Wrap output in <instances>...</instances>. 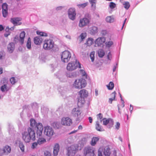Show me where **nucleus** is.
Here are the masks:
<instances>
[{"mask_svg":"<svg viewBox=\"0 0 156 156\" xmlns=\"http://www.w3.org/2000/svg\"><path fill=\"white\" fill-rule=\"evenodd\" d=\"M23 140L26 143H29L32 140L34 141L35 140V133L34 130L30 127L27 129V132L24 131L22 133Z\"/></svg>","mask_w":156,"mask_h":156,"instance_id":"nucleus-1","label":"nucleus"},{"mask_svg":"<svg viewBox=\"0 0 156 156\" xmlns=\"http://www.w3.org/2000/svg\"><path fill=\"white\" fill-rule=\"evenodd\" d=\"M86 85V80L83 78H81L76 80L73 85L76 88L81 89L85 87Z\"/></svg>","mask_w":156,"mask_h":156,"instance_id":"nucleus-2","label":"nucleus"},{"mask_svg":"<svg viewBox=\"0 0 156 156\" xmlns=\"http://www.w3.org/2000/svg\"><path fill=\"white\" fill-rule=\"evenodd\" d=\"M78 67L81 68V64L78 60H76L75 61L69 62L67 66L66 69L68 71H72L76 69Z\"/></svg>","mask_w":156,"mask_h":156,"instance_id":"nucleus-3","label":"nucleus"},{"mask_svg":"<svg viewBox=\"0 0 156 156\" xmlns=\"http://www.w3.org/2000/svg\"><path fill=\"white\" fill-rule=\"evenodd\" d=\"M71 57V55L69 51L65 50L63 51L61 55V58L62 62H67L69 61Z\"/></svg>","mask_w":156,"mask_h":156,"instance_id":"nucleus-4","label":"nucleus"},{"mask_svg":"<svg viewBox=\"0 0 156 156\" xmlns=\"http://www.w3.org/2000/svg\"><path fill=\"white\" fill-rule=\"evenodd\" d=\"M54 46V42L51 39H47L44 40L43 48L46 50H49L52 49Z\"/></svg>","mask_w":156,"mask_h":156,"instance_id":"nucleus-5","label":"nucleus"},{"mask_svg":"<svg viewBox=\"0 0 156 156\" xmlns=\"http://www.w3.org/2000/svg\"><path fill=\"white\" fill-rule=\"evenodd\" d=\"M11 151V147L8 145H6L3 149H0V156L7 155L10 153Z\"/></svg>","mask_w":156,"mask_h":156,"instance_id":"nucleus-6","label":"nucleus"},{"mask_svg":"<svg viewBox=\"0 0 156 156\" xmlns=\"http://www.w3.org/2000/svg\"><path fill=\"white\" fill-rule=\"evenodd\" d=\"M76 150V147L73 145H72L68 148V156H73L75 154Z\"/></svg>","mask_w":156,"mask_h":156,"instance_id":"nucleus-7","label":"nucleus"},{"mask_svg":"<svg viewBox=\"0 0 156 156\" xmlns=\"http://www.w3.org/2000/svg\"><path fill=\"white\" fill-rule=\"evenodd\" d=\"M89 23V20L86 17H84L80 19L79 24V26L80 27H83L87 25Z\"/></svg>","mask_w":156,"mask_h":156,"instance_id":"nucleus-8","label":"nucleus"},{"mask_svg":"<svg viewBox=\"0 0 156 156\" xmlns=\"http://www.w3.org/2000/svg\"><path fill=\"white\" fill-rule=\"evenodd\" d=\"M68 14L69 18L72 20H74L76 18V15L75 9L70 8L68 11Z\"/></svg>","mask_w":156,"mask_h":156,"instance_id":"nucleus-9","label":"nucleus"},{"mask_svg":"<svg viewBox=\"0 0 156 156\" xmlns=\"http://www.w3.org/2000/svg\"><path fill=\"white\" fill-rule=\"evenodd\" d=\"M85 156H95L94 151L90 147H85L84 149Z\"/></svg>","mask_w":156,"mask_h":156,"instance_id":"nucleus-10","label":"nucleus"},{"mask_svg":"<svg viewBox=\"0 0 156 156\" xmlns=\"http://www.w3.org/2000/svg\"><path fill=\"white\" fill-rule=\"evenodd\" d=\"M44 133L47 136H51L53 135L54 131L51 127L49 126H46L44 128Z\"/></svg>","mask_w":156,"mask_h":156,"instance_id":"nucleus-11","label":"nucleus"},{"mask_svg":"<svg viewBox=\"0 0 156 156\" xmlns=\"http://www.w3.org/2000/svg\"><path fill=\"white\" fill-rule=\"evenodd\" d=\"M61 123L63 125L69 126L72 123V121L69 117L63 118L62 119Z\"/></svg>","mask_w":156,"mask_h":156,"instance_id":"nucleus-12","label":"nucleus"},{"mask_svg":"<svg viewBox=\"0 0 156 156\" xmlns=\"http://www.w3.org/2000/svg\"><path fill=\"white\" fill-rule=\"evenodd\" d=\"M2 8L3 16L4 17H5L8 14L7 4L6 3L3 4L2 6Z\"/></svg>","mask_w":156,"mask_h":156,"instance_id":"nucleus-13","label":"nucleus"},{"mask_svg":"<svg viewBox=\"0 0 156 156\" xmlns=\"http://www.w3.org/2000/svg\"><path fill=\"white\" fill-rule=\"evenodd\" d=\"M37 128V129L36 132L37 135H40V134H42V131L43 129V126L42 124L40 123H37L35 126Z\"/></svg>","mask_w":156,"mask_h":156,"instance_id":"nucleus-14","label":"nucleus"},{"mask_svg":"<svg viewBox=\"0 0 156 156\" xmlns=\"http://www.w3.org/2000/svg\"><path fill=\"white\" fill-rule=\"evenodd\" d=\"M78 94L80 98H87L88 96V93L87 90L83 89L79 91Z\"/></svg>","mask_w":156,"mask_h":156,"instance_id":"nucleus-15","label":"nucleus"},{"mask_svg":"<svg viewBox=\"0 0 156 156\" xmlns=\"http://www.w3.org/2000/svg\"><path fill=\"white\" fill-rule=\"evenodd\" d=\"M22 20L21 18L16 17L12 18L11 19L10 21L15 25H20L21 24V22H19Z\"/></svg>","mask_w":156,"mask_h":156,"instance_id":"nucleus-16","label":"nucleus"},{"mask_svg":"<svg viewBox=\"0 0 156 156\" xmlns=\"http://www.w3.org/2000/svg\"><path fill=\"white\" fill-rule=\"evenodd\" d=\"M37 137L38 138L37 142L38 144L41 145L46 142V139L42 136V134L40 135H37Z\"/></svg>","mask_w":156,"mask_h":156,"instance_id":"nucleus-17","label":"nucleus"},{"mask_svg":"<svg viewBox=\"0 0 156 156\" xmlns=\"http://www.w3.org/2000/svg\"><path fill=\"white\" fill-rule=\"evenodd\" d=\"M105 41V38L104 37H100L97 38L95 41L96 44L99 46L104 43Z\"/></svg>","mask_w":156,"mask_h":156,"instance_id":"nucleus-18","label":"nucleus"},{"mask_svg":"<svg viewBox=\"0 0 156 156\" xmlns=\"http://www.w3.org/2000/svg\"><path fill=\"white\" fill-rule=\"evenodd\" d=\"M25 35L26 33L24 31L22 32L20 34L19 41L21 44H23L24 43Z\"/></svg>","mask_w":156,"mask_h":156,"instance_id":"nucleus-19","label":"nucleus"},{"mask_svg":"<svg viewBox=\"0 0 156 156\" xmlns=\"http://www.w3.org/2000/svg\"><path fill=\"white\" fill-rule=\"evenodd\" d=\"M15 48L14 43L11 42L9 43L7 46L8 51L10 53H12Z\"/></svg>","mask_w":156,"mask_h":156,"instance_id":"nucleus-20","label":"nucleus"},{"mask_svg":"<svg viewBox=\"0 0 156 156\" xmlns=\"http://www.w3.org/2000/svg\"><path fill=\"white\" fill-rule=\"evenodd\" d=\"M42 39L39 37H36L34 39V43L36 45H40L42 42Z\"/></svg>","mask_w":156,"mask_h":156,"instance_id":"nucleus-21","label":"nucleus"},{"mask_svg":"<svg viewBox=\"0 0 156 156\" xmlns=\"http://www.w3.org/2000/svg\"><path fill=\"white\" fill-rule=\"evenodd\" d=\"M72 113L76 117H78L81 114L78 108H74L72 110Z\"/></svg>","mask_w":156,"mask_h":156,"instance_id":"nucleus-22","label":"nucleus"},{"mask_svg":"<svg viewBox=\"0 0 156 156\" xmlns=\"http://www.w3.org/2000/svg\"><path fill=\"white\" fill-rule=\"evenodd\" d=\"M59 150V146L58 144H56L54 147L53 151V154L55 156H56L58 154V153Z\"/></svg>","mask_w":156,"mask_h":156,"instance_id":"nucleus-23","label":"nucleus"},{"mask_svg":"<svg viewBox=\"0 0 156 156\" xmlns=\"http://www.w3.org/2000/svg\"><path fill=\"white\" fill-rule=\"evenodd\" d=\"M98 32V28L97 27L93 26L90 30V33L92 35H94L96 34Z\"/></svg>","mask_w":156,"mask_h":156,"instance_id":"nucleus-24","label":"nucleus"},{"mask_svg":"<svg viewBox=\"0 0 156 156\" xmlns=\"http://www.w3.org/2000/svg\"><path fill=\"white\" fill-rule=\"evenodd\" d=\"M99 138L98 137H93L90 142L92 146H94L97 142L99 140Z\"/></svg>","mask_w":156,"mask_h":156,"instance_id":"nucleus-25","label":"nucleus"},{"mask_svg":"<svg viewBox=\"0 0 156 156\" xmlns=\"http://www.w3.org/2000/svg\"><path fill=\"white\" fill-rule=\"evenodd\" d=\"M121 103L118 105V108L119 110V112L120 114L121 113V111L120 110L121 108H122L124 107V101L123 100L122 98H121Z\"/></svg>","mask_w":156,"mask_h":156,"instance_id":"nucleus-26","label":"nucleus"},{"mask_svg":"<svg viewBox=\"0 0 156 156\" xmlns=\"http://www.w3.org/2000/svg\"><path fill=\"white\" fill-rule=\"evenodd\" d=\"M37 124V123L34 119H30V125L32 129L35 128V126Z\"/></svg>","mask_w":156,"mask_h":156,"instance_id":"nucleus-27","label":"nucleus"},{"mask_svg":"<svg viewBox=\"0 0 156 156\" xmlns=\"http://www.w3.org/2000/svg\"><path fill=\"white\" fill-rule=\"evenodd\" d=\"M110 149L108 147H105L104 150V154L105 156H109L111 154Z\"/></svg>","mask_w":156,"mask_h":156,"instance_id":"nucleus-28","label":"nucleus"},{"mask_svg":"<svg viewBox=\"0 0 156 156\" xmlns=\"http://www.w3.org/2000/svg\"><path fill=\"white\" fill-rule=\"evenodd\" d=\"M98 54L99 57L102 58L105 55V52L103 49H99L98 51Z\"/></svg>","mask_w":156,"mask_h":156,"instance_id":"nucleus-29","label":"nucleus"},{"mask_svg":"<svg viewBox=\"0 0 156 156\" xmlns=\"http://www.w3.org/2000/svg\"><path fill=\"white\" fill-rule=\"evenodd\" d=\"M93 39L92 38H89L87 39L86 44L88 46H90L93 44Z\"/></svg>","mask_w":156,"mask_h":156,"instance_id":"nucleus-30","label":"nucleus"},{"mask_svg":"<svg viewBox=\"0 0 156 156\" xmlns=\"http://www.w3.org/2000/svg\"><path fill=\"white\" fill-rule=\"evenodd\" d=\"M88 2H86L83 4H79L77 5V6L80 9H83L87 5Z\"/></svg>","mask_w":156,"mask_h":156,"instance_id":"nucleus-31","label":"nucleus"},{"mask_svg":"<svg viewBox=\"0 0 156 156\" xmlns=\"http://www.w3.org/2000/svg\"><path fill=\"white\" fill-rule=\"evenodd\" d=\"M107 87L109 90H112L114 87V84L112 82H109L108 85H107Z\"/></svg>","mask_w":156,"mask_h":156,"instance_id":"nucleus-32","label":"nucleus"},{"mask_svg":"<svg viewBox=\"0 0 156 156\" xmlns=\"http://www.w3.org/2000/svg\"><path fill=\"white\" fill-rule=\"evenodd\" d=\"M37 34L40 35L42 36L46 37L48 36V34L46 33L40 31L39 30L37 31Z\"/></svg>","mask_w":156,"mask_h":156,"instance_id":"nucleus-33","label":"nucleus"},{"mask_svg":"<svg viewBox=\"0 0 156 156\" xmlns=\"http://www.w3.org/2000/svg\"><path fill=\"white\" fill-rule=\"evenodd\" d=\"M27 47L28 49H30L31 48V42L30 37H29L27 43Z\"/></svg>","mask_w":156,"mask_h":156,"instance_id":"nucleus-34","label":"nucleus"},{"mask_svg":"<svg viewBox=\"0 0 156 156\" xmlns=\"http://www.w3.org/2000/svg\"><path fill=\"white\" fill-rule=\"evenodd\" d=\"M9 89L6 84H4L1 87V90L2 92L7 91Z\"/></svg>","mask_w":156,"mask_h":156,"instance_id":"nucleus-35","label":"nucleus"},{"mask_svg":"<svg viewBox=\"0 0 156 156\" xmlns=\"http://www.w3.org/2000/svg\"><path fill=\"white\" fill-rule=\"evenodd\" d=\"M19 146L22 152H23L25 150V146L23 143L20 142L19 144Z\"/></svg>","mask_w":156,"mask_h":156,"instance_id":"nucleus-36","label":"nucleus"},{"mask_svg":"<svg viewBox=\"0 0 156 156\" xmlns=\"http://www.w3.org/2000/svg\"><path fill=\"white\" fill-rule=\"evenodd\" d=\"M106 20L108 22L111 23L113 22L114 20L111 16H108L106 18Z\"/></svg>","mask_w":156,"mask_h":156,"instance_id":"nucleus-37","label":"nucleus"},{"mask_svg":"<svg viewBox=\"0 0 156 156\" xmlns=\"http://www.w3.org/2000/svg\"><path fill=\"white\" fill-rule=\"evenodd\" d=\"M111 120L110 119H107L106 118H104L103 119V124L104 125H107L109 122L110 120Z\"/></svg>","mask_w":156,"mask_h":156,"instance_id":"nucleus-38","label":"nucleus"},{"mask_svg":"<svg viewBox=\"0 0 156 156\" xmlns=\"http://www.w3.org/2000/svg\"><path fill=\"white\" fill-rule=\"evenodd\" d=\"M90 57L92 62H93L94 59V52H91L90 54Z\"/></svg>","mask_w":156,"mask_h":156,"instance_id":"nucleus-39","label":"nucleus"},{"mask_svg":"<svg viewBox=\"0 0 156 156\" xmlns=\"http://www.w3.org/2000/svg\"><path fill=\"white\" fill-rule=\"evenodd\" d=\"M38 144L37 142H35L32 143L31 146V148L32 149H34L37 148Z\"/></svg>","mask_w":156,"mask_h":156,"instance_id":"nucleus-40","label":"nucleus"},{"mask_svg":"<svg viewBox=\"0 0 156 156\" xmlns=\"http://www.w3.org/2000/svg\"><path fill=\"white\" fill-rule=\"evenodd\" d=\"M113 44V41H109L106 42L105 43L106 46L108 47H110Z\"/></svg>","mask_w":156,"mask_h":156,"instance_id":"nucleus-41","label":"nucleus"},{"mask_svg":"<svg viewBox=\"0 0 156 156\" xmlns=\"http://www.w3.org/2000/svg\"><path fill=\"white\" fill-rule=\"evenodd\" d=\"M116 4L113 2H111L110 3L109 7L111 9H113L116 7Z\"/></svg>","mask_w":156,"mask_h":156,"instance_id":"nucleus-42","label":"nucleus"},{"mask_svg":"<svg viewBox=\"0 0 156 156\" xmlns=\"http://www.w3.org/2000/svg\"><path fill=\"white\" fill-rule=\"evenodd\" d=\"M124 8L126 9H128L130 7V5L128 2H126L123 4Z\"/></svg>","mask_w":156,"mask_h":156,"instance_id":"nucleus-43","label":"nucleus"},{"mask_svg":"<svg viewBox=\"0 0 156 156\" xmlns=\"http://www.w3.org/2000/svg\"><path fill=\"white\" fill-rule=\"evenodd\" d=\"M96 129L97 130L100 131H102V129L101 128V127L98 123H97L96 124Z\"/></svg>","mask_w":156,"mask_h":156,"instance_id":"nucleus-44","label":"nucleus"},{"mask_svg":"<svg viewBox=\"0 0 156 156\" xmlns=\"http://www.w3.org/2000/svg\"><path fill=\"white\" fill-rule=\"evenodd\" d=\"M80 74L82 75V76H86L87 74L85 71L83 69H80Z\"/></svg>","mask_w":156,"mask_h":156,"instance_id":"nucleus-45","label":"nucleus"},{"mask_svg":"<svg viewBox=\"0 0 156 156\" xmlns=\"http://www.w3.org/2000/svg\"><path fill=\"white\" fill-rule=\"evenodd\" d=\"M10 82L12 84H14L16 83V81L14 77H12L10 79Z\"/></svg>","mask_w":156,"mask_h":156,"instance_id":"nucleus-46","label":"nucleus"},{"mask_svg":"<svg viewBox=\"0 0 156 156\" xmlns=\"http://www.w3.org/2000/svg\"><path fill=\"white\" fill-rule=\"evenodd\" d=\"M86 36V34L85 33H83L81 34L80 37H81V40L82 41L84 39Z\"/></svg>","mask_w":156,"mask_h":156,"instance_id":"nucleus-47","label":"nucleus"},{"mask_svg":"<svg viewBox=\"0 0 156 156\" xmlns=\"http://www.w3.org/2000/svg\"><path fill=\"white\" fill-rule=\"evenodd\" d=\"M97 118L98 119H99L102 121V115L101 113H99L97 115Z\"/></svg>","mask_w":156,"mask_h":156,"instance_id":"nucleus-48","label":"nucleus"},{"mask_svg":"<svg viewBox=\"0 0 156 156\" xmlns=\"http://www.w3.org/2000/svg\"><path fill=\"white\" fill-rule=\"evenodd\" d=\"M96 0H89V2L92 5H95Z\"/></svg>","mask_w":156,"mask_h":156,"instance_id":"nucleus-49","label":"nucleus"},{"mask_svg":"<svg viewBox=\"0 0 156 156\" xmlns=\"http://www.w3.org/2000/svg\"><path fill=\"white\" fill-rule=\"evenodd\" d=\"M45 156H51V154L48 151H46L44 152Z\"/></svg>","mask_w":156,"mask_h":156,"instance_id":"nucleus-50","label":"nucleus"},{"mask_svg":"<svg viewBox=\"0 0 156 156\" xmlns=\"http://www.w3.org/2000/svg\"><path fill=\"white\" fill-rule=\"evenodd\" d=\"M120 123L118 122H117L116 124L115 125V127L116 129H119L120 127Z\"/></svg>","mask_w":156,"mask_h":156,"instance_id":"nucleus-51","label":"nucleus"},{"mask_svg":"<svg viewBox=\"0 0 156 156\" xmlns=\"http://www.w3.org/2000/svg\"><path fill=\"white\" fill-rule=\"evenodd\" d=\"M107 57L108 59L111 60L112 58V54L110 52H109L107 55Z\"/></svg>","mask_w":156,"mask_h":156,"instance_id":"nucleus-52","label":"nucleus"},{"mask_svg":"<svg viewBox=\"0 0 156 156\" xmlns=\"http://www.w3.org/2000/svg\"><path fill=\"white\" fill-rule=\"evenodd\" d=\"M14 29V27H11L10 28H9V27H7L6 28V31H8L9 30H13Z\"/></svg>","mask_w":156,"mask_h":156,"instance_id":"nucleus-53","label":"nucleus"},{"mask_svg":"<svg viewBox=\"0 0 156 156\" xmlns=\"http://www.w3.org/2000/svg\"><path fill=\"white\" fill-rule=\"evenodd\" d=\"M116 94V93L115 91H114L113 93H112V98H115V97L116 96H115Z\"/></svg>","mask_w":156,"mask_h":156,"instance_id":"nucleus-54","label":"nucleus"},{"mask_svg":"<svg viewBox=\"0 0 156 156\" xmlns=\"http://www.w3.org/2000/svg\"><path fill=\"white\" fill-rule=\"evenodd\" d=\"M115 98H110L109 100V103L111 104L112 101L115 100Z\"/></svg>","mask_w":156,"mask_h":156,"instance_id":"nucleus-55","label":"nucleus"},{"mask_svg":"<svg viewBox=\"0 0 156 156\" xmlns=\"http://www.w3.org/2000/svg\"><path fill=\"white\" fill-rule=\"evenodd\" d=\"M62 8V6H59L58 7L56 8V10L57 11H58L59 10H61Z\"/></svg>","mask_w":156,"mask_h":156,"instance_id":"nucleus-56","label":"nucleus"},{"mask_svg":"<svg viewBox=\"0 0 156 156\" xmlns=\"http://www.w3.org/2000/svg\"><path fill=\"white\" fill-rule=\"evenodd\" d=\"M95 95L96 96H97L98 95V91L97 89H95Z\"/></svg>","mask_w":156,"mask_h":156,"instance_id":"nucleus-57","label":"nucleus"},{"mask_svg":"<svg viewBox=\"0 0 156 156\" xmlns=\"http://www.w3.org/2000/svg\"><path fill=\"white\" fill-rule=\"evenodd\" d=\"M59 125H60V123H58V122H56L55 123V126H56V127L57 128H60V126H59Z\"/></svg>","mask_w":156,"mask_h":156,"instance_id":"nucleus-58","label":"nucleus"},{"mask_svg":"<svg viewBox=\"0 0 156 156\" xmlns=\"http://www.w3.org/2000/svg\"><path fill=\"white\" fill-rule=\"evenodd\" d=\"M4 28L2 25H0V31H1L3 30Z\"/></svg>","mask_w":156,"mask_h":156,"instance_id":"nucleus-59","label":"nucleus"},{"mask_svg":"<svg viewBox=\"0 0 156 156\" xmlns=\"http://www.w3.org/2000/svg\"><path fill=\"white\" fill-rule=\"evenodd\" d=\"M129 109L130 111L131 112V113L132 111H133V106H132V105H130Z\"/></svg>","mask_w":156,"mask_h":156,"instance_id":"nucleus-60","label":"nucleus"},{"mask_svg":"<svg viewBox=\"0 0 156 156\" xmlns=\"http://www.w3.org/2000/svg\"><path fill=\"white\" fill-rule=\"evenodd\" d=\"M89 122L90 123H91L92 122V119L91 117H89Z\"/></svg>","mask_w":156,"mask_h":156,"instance_id":"nucleus-61","label":"nucleus"},{"mask_svg":"<svg viewBox=\"0 0 156 156\" xmlns=\"http://www.w3.org/2000/svg\"><path fill=\"white\" fill-rule=\"evenodd\" d=\"M126 19H126H126H125V20H124V22H123V23L122 26V29L123 28V27H124V25H125V22H126Z\"/></svg>","mask_w":156,"mask_h":156,"instance_id":"nucleus-62","label":"nucleus"},{"mask_svg":"<svg viewBox=\"0 0 156 156\" xmlns=\"http://www.w3.org/2000/svg\"><path fill=\"white\" fill-rule=\"evenodd\" d=\"M77 131V130H74V131L71 132H70L69 134H73V133H76Z\"/></svg>","mask_w":156,"mask_h":156,"instance_id":"nucleus-63","label":"nucleus"},{"mask_svg":"<svg viewBox=\"0 0 156 156\" xmlns=\"http://www.w3.org/2000/svg\"><path fill=\"white\" fill-rule=\"evenodd\" d=\"M78 129H82L83 127L82 126L80 125L78 127Z\"/></svg>","mask_w":156,"mask_h":156,"instance_id":"nucleus-64","label":"nucleus"}]
</instances>
